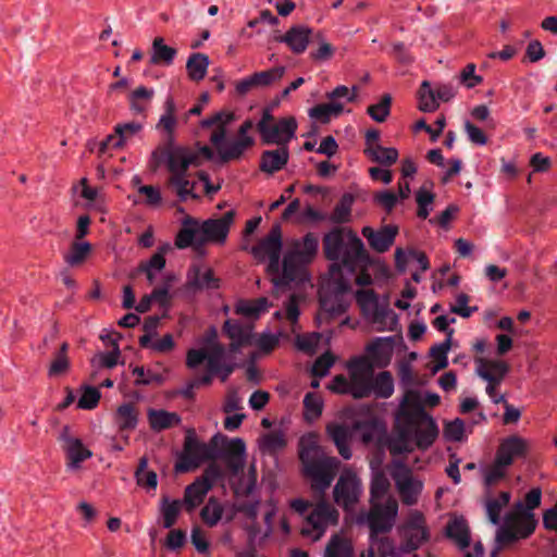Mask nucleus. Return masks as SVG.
Segmentation results:
<instances>
[{"instance_id":"72a5a7b5","label":"nucleus","mask_w":557,"mask_h":557,"mask_svg":"<svg viewBox=\"0 0 557 557\" xmlns=\"http://www.w3.org/2000/svg\"><path fill=\"white\" fill-rule=\"evenodd\" d=\"M412 262H416L422 272L430 268L425 253L414 249L404 250L403 248H397L395 250V265L398 271L405 272Z\"/></svg>"},{"instance_id":"dca6fc26","label":"nucleus","mask_w":557,"mask_h":557,"mask_svg":"<svg viewBox=\"0 0 557 557\" xmlns=\"http://www.w3.org/2000/svg\"><path fill=\"white\" fill-rule=\"evenodd\" d=\"M297 122L294 117H284L277 122H273V116L267 110L263 112L262 119L258 123V131L264 144H275L286 146V144L295 136Z\"/></svg>"},{"instance_id":"37998d69","label":"nucleus","mask_w":557,"mask_h":557,"mask_svg":"<svg viewBox=\"0 0 557 557\" xmlns=\"http://www.w3.org/2000/svg\"><path fill=\"white\" fill-rule=\"evenodd\" d=\"M224 331L232 339L231 349L237 350L239 346L250 343L252 336L251 326H243L238 322L227 320L224 324Z\"/></svg>"},{"instance_id":"cd10ccee","label":"nucleus","mask_w":557,"mask_h":557,"mask_svg":"<svg viewBox=\"0 0 557 557\" xmlns=\"http://www.w3.org/2000/svg\"><path fill=\"white\" fill-rule=\"evenodd\" d=\"M387 447L392 455L411 453L414 449L416 444L409 423L399 424L396 420V433L389 437Z\"/></svg>"},{"instance_id":"13d9d810","label":"nucleus","mask_w":557,"mask_h":557,"mask_svg":"<svg viewBox=\"0 0 557 557\" xmlns=\"http://www.w3.org/2000/svg\"><path fill=\"white\" fill-rule=\"evenodd\" d=\"M419 110L423 112H434L438 109L440 102L436 92L431 88L428 81H423L418 91Z\"/></svg>"},{"instance_id":"5fc2aeb1","label":"nucleus","mask_w":557,"mask_h":557,"mask_svg":"<svg viewBox=\"0 0 557 557\" xmlns=\"http://www.w3.org/2000/svg\"><path fill=\"white\" fill-rule=\"evenodd\" d=\"M188 285L191 288H212L215 287L212 271L208 268L194 267L188 273Z\"/></svg>"},{"instance_id":"0e129e2a","label":"nucleus","mask_w":557,"mask_h":557,"mask_svg":"<svg viewBox=\"0 0 557 557\" xmlns=\"http://www.w3.org/2000/svg\"><path fill=\"white\" fill-rule=\"evenodd\" d=\"M299 302L300 296L296 294H290L287 302L285 304L284 311H276L274 317L276 319L285 318L292 325V330L295 331V325L298 321L300 311H299Z\"/></svg>"},{"instance_id":"a18cd8bd","label":"nucleus","mask_w":557,"mask_h":557,"mask_svg":"<svg viewBox=\"0 0 557 557\" xmlns=\"http://www.w3.org/2000/svg\"><path fill=\"white\" fill-rule=\"evenodd\" d=\"M211 490L206 481L196 480L193 484L188 485L185 490L184 504L188 511H193L205 499L208 492Z\"/></svg>"},{"instance_id":"9b49d317","label":"nucleus","mask_w":557,"mask_h":557,"mask_svg":"<svg viewBox=\"0 0 557 557\" xmlns=\"http://www.w3.org/2000/svg\"><path fill=\"white\" fill-rule=\"evenodd\" d=\"M408 400H413L418 404V396L411 394ZM411 413L397 412V421L399 424L403 422L409 423L416 447L425 450L435 442L438 435V428L432 417L425 411H421L418 405L413 406Z\"/></svg>"},{"instance_id":"6e6552de","label":"nucleus","mask_w":557,"mask_h":557,"mask_svg":"<svg viewBox=\"0 0 557 557\" xmlns=\"http://www.w3.org/2000/svg\"><path fill=\"white\" fill-rule=\"evenodd\" d=\"M205 361H207L208 371L219 374L223 382L226 381L235 368L233 363L226 362L225 349L216 341L214 329L210 330L201 348H193L187 351L186 366L189 369H196Z\"/></svg>"},{"instance_id":"4c0bfd02","label":"nucleus","mask_w":557,"mask_h":557,"mask_svg":"<svg viewBox=\"0 0 557 557\" xmlns=\"http://www.w3.org/2000/svg\"><path fill=\"white\" fill-rule=\"evenodd\" d=\"M411 394H416L418 396L417 405L419 406L421 411H424L425 406H429V407L437 406L441 400L440 396L436 393H431V392L421 393L419 391L410 389V391L406 392V394L400 403L398 411L404 412V413H411L413 411V408H414L413 406L416 405V401L408 400V397Z\"/></svg>"},{"instance_id":"de8ad7c7","label":"nucleus","mask_w":557,"mask_h":557,"mask_svg":"<svg viewBox=\"0 0 557 557\" xmlns=\"http://www.w3.org/2000/svg\"><path fill=\"white\" fill-rule=\"evenodd\" d=\"M344 111L342 101H331L329 103L318 104L309 110V116L321 123H329L332 117H337Z\"/></svg>"},{"instance_id":"2eb2a0df","label":"nucleus","mask_w":557,"mask_h":557,"mask_svg":"<svg viewBox=\"0 0 557 557\" xmlns=\"http://www.w3.org/2000/svg\"><path fill=\"white\" fill-rule=\"evenodd\" d=\"M356 300L362 313L376 325L377 331H393L397 325L396 314L386 308H381L376 295L371 289L357 292Z\"/></svg>"},{"instance_id":"e433bc0d","label":"nucleus","mask_w":557,"mask_h":557,"mask_svg":"<svg viewBox=\"0 0 557 557\" xmlns=\"http://www.w3.org/2000/svg\"><path fill=\"white\" fill-rule=\"evenodd\" d=\"M324 557H354L351 540L343 532L332 535L325 546Z\"/></svg>"},{"instance_id":"774afa93","label":"nucleus","mask_w":557,"mask_h":557,"mask_svg":"<svg viewBox=\"0 0 557 557\" xmlns=\"http://www.w3.org/2000/svg\"><path fill=\"white\" fill-rule=\"evenodd\" d=\"M354 198L350 195H345L335 206L329 220L333 223H345L348 222L351 214V206Z\"/></svg>"},{"instance_id":"8fccbe9b","label":"nucleus","mask_w":557,"mask_h":557,"mask_svg":"<svg viewBox=\"0 0 557 557\" xmlns=\"http://www.w3.org/2000/svg\"><path fill=\"white\" fill-rule=\"evenodd\" d=\"M210 64L209 57L203 53H193L186 62L188 77L194 82L202 81Z\"/></svg>"},{"instance_id":"a19ab883","label":"nucleus","mask_w":557,"mask_h":557,"mask_svg":"<svg viewBox=\"0 0 557 557\" xmlns=\"http://www.w3.org/2000/svg\"><path fill=\"white\" fill-rule=\"evenodd\" d=\"M381 531H373L371 529V544L367 554L361 557H399L395 552L393 543L386 536H379Z\"/></svg>"},{"instance_id":"b1692460","label":"nucleus","mask_w":557,"mask_h":557,"mask_svg":"<svg viewBox=\"0 0 557 557\" xmlns=\"http://www.w3.org/2000/svg\"><path fill=\"white\" fill-rule=\"evenodd\" d=\"M143 129V125L138 122H129L117 124L114 127V134L107 136V138L99 144L98 152L106 153L110 148L120 149L126 145L133 137L138 135Z\"/></svg>"},{"instance_id":"f257e3e1","label":"nucleus","mask_w":557,"mask_h":557,"mask_svg":"<svg viewBox=\"0 0 557 557\" xmlns=\"http://www.w3.org/2000/svg\"><path fill=\"white\" fill-rule=\"evenodd\" d=\"M162 156L170 172V188L181 201L196 199V183L189 181L187 170L189 166H199L203 160H211L214 156L213 150L208 146H201L198 149L178 146L164 150Z\"/></svg>"},{"instance_id":"393cba45","label":"nucleus","mask_w":557,"mask_h":557,"mask_svg":"<svg viewBox=\"0 0 557 557\" xmlns=\"http://www.w3.org/2000/svg\"><path fill=\"white\" fill-rule=\"evenodd\" d=\"M63 449L66 455V468L69 471H77L82 462L91 458L92 453L83 442L66 433L62 434Z\"/></svg>"},{"instance_id":"58836bf2","label":"nucleus","mask_w":557,"mask_h":557,"mask_svg":"<svg viewBox=\"0 0 557 557\" xmlns=\"http://www.w3.org/2000/svg\"><path fill=\"white\" fill-rule=\"evenodd\" d=\"M253 123L250 120L245 121L238 129V138L231 140V148L225 150L226 157H234L239 159L243 153L253 145V139L248 135V132L252 128Z\"/></svg>"},{"instance_id":"c9c22d12","label":"nucleus","mask_w":557,"mask_h":557,"mask_svg":"<svg viewBox=\"0 0 557 557\" xmlns=\"http://www.w3.org/2000/svg\"><path fill=\"white\" fill-rule=\"evenodd\" d=\"M171 249L170 244H163L148 261L140 264L139 270L146 274L150 284L154 282L156 275L165 268V256Z\"/></svg>"},{"instance_id":"a211bd4d","label":"nucleus","mask_w":557,"mask_h":557,"mask_svg":"<svg viewBox=\"0 0 557 557\" xmlns=\"http://www.w3.org/2000/svg\"><path fill=\"white\" fill-rule=\"evenodd\" d=\"M362 483L356 472L345 469L333 490L334 502L345 511H354L362 495Z\"/></svg>"},{"instance_id":"4468645a","label":"nucleus","mask_w":557,"mask_h":557,"mask_svg":"<svg viewBox=\"0 0 557 557\" xmlns=\"http://www.w3.org/2000/svg\"><path fill=\"white\" fill-rule=\"evenodd\" d=\"M475 374L486 382L485 392L494 404L505 401V396L498 394L496 388L509 372V364L499 358L476 357L474 359Z\"/></svg>"},{"instance_id":"0eeeda50","label":"nucleus","mask_w":557,"mask_h":557,"mask_svg":"<svg viewBox=\"0 0 557 557\" xmlns=\"http://www.w3.org/2000/svg\"><path fill=\"white\" fill-rule=\"evenodd\" d=\"M391 483L384 472H373L370 484L371 508L366 516L367 523L373 531H388L395 523L398 513V503L388 496Z\"/></svg>"},{"instance_id":"bf43d9fd","label":"nucleus","mask_w":557,"mask_h":557,"mask_svg":"<svg viewBox=\"0 0 557 557\" xmlns=\"http://www.w3.org/2000/svg\"><path fill=\"white\" fill-rule=\"evenodd\" d=\"M183 503L181 500H171L168 497H163L161 500V515H162V524L165 529L172 528L182 509Z\"/></svg>"},{"instance_id":"e2e57ef3","label":"nucleus","mask_w":557,"mask_h":557,"mask_svg":"<svg viewBox=\"0 0 557 557\" xmlns=\"http://www.w3.org/2000/svg\"><path fill=\"white\" fill-rule=\"evenodd\" d=\"M394 392V381L389 372H381L376 377H372V393L376 397L388 398Z\"/></svg>"},{"instance_id":"7c9ffc66","label":"nucleus","mask_w":557,"mask_h":557,"mask_svg":"<svg viewBox=\"0 0 557 557\" xmlns=\"http://www.w3.org/2000/svg\"><path fill=\"white\" fill-rule=\"evenodd\" d=\"M246 446L243 440L233 438L225 442L223 458L233 473L239 472L245 465Z\"/></svg>"},{"instance_id":"c756f323","label":"nucleus","mask_w":557,"mask_h":557,"mask_svg":"<svg viewBox=\"0 0 557 557\" xmlns=\"http://www.w3.org/2000/svg\"><path fill=\"white\" fill-rule=\"evenodd\" d=\"M394 351V338L379 337L367 347V352L372 363L385 367L391 361Z\"/></svg>"},{"instance_id":"c03bdc74","label":"nucleus","mask_w":557,"mask_h":557,"mask_svg":"<svg viewBox=\"0 0 557 557\" xmlns=\"http://www.w3.org/2000/svg\"><path fill=\"white\" fill-rule=\"evenodd\" d=\"M269 309V301L261 297L256 300H239L235 306V313L249 320H256Z\"/></svg>"},{"instance_id":"864d4df0","label":"nucleus","mask_w":557,"mask_h":557,"mask_svg":"<svg viewBox=\"0 0 557 557\" xmlns=\"http://www.w3.org/2000/svg\"><path fill=\"white\" fill-rule=\"evenodd\" d=\"M364 153L373 162H377L387 166L394 164L398 159V151L395 148L383 147L381 145L364 148Z\"/></svg>"},{"instance_id":"20e7f679","label":"nucleus","mask_w":557,"mask_h":557,"mask_svg":"<svg viewBox=\"0 0 557 557\" xmlns=\"http://www.w3.org/2000/svg\"><path fill=\"white\" fill-rule=\"evenodd\" d=\"M323 249L327 259L337 265L338 275L342 267L349 272L363 267L368 261V255L362 240L350 230L334 228L323 238Z\"/></svg>"},{"instance_id":"6ab92c4d","label":"nucleus","mask_w":557,"mask_h":557,"mask_svg":"<svg viewBox=\"0 0 557 557\" xmlns=\"http://www.w3.org/2000/svg\"><path fill=\"white\" fill-rule=\"evenodd\" d=\"M282 249V231L280 225H274L269 234L252 247L251 253L259 261L269 260L268 273L273 282V276L282 275L280 271V252Z\"/></svg>"},{"instance_id":"f704fd0d","label":"nucleus","mask_w":557,"mask_h":557,"mask_svg":"<svg viewBox=\"0 0 557 557\" xmlns=\"http://www.w3.org/2000/svg\"><path fill=\"white\" fill-rule=\"evenodd\" d=\"M147 419L151 430L156 432L178 425L182 421L181 417L176 412L153 408L148 409Z\"/></svg>"},{"instance_id":"39448f33","label":"nucleus","mask_w":557,"mask_h":557,"mask_svg":"<svg viewBox=\"0 0 557 557\" xmlns=\"http://www.w3.org/2000/svg\"><path fill=\"white\" fill-rule=\"evenodd\" d=\"M235 211L230 210L218 219H208L202 223L191 218L183 222V227L178 232L175 245L180 249L191 245L200 247L207 243L223 245L226 242L230 228L234 223Z\"/></svg>"},{"instance_id":"473e14b6","label":"nucleus","mask_w":557,"mask_h":557,"mask_svg":"<svg viewBox=\"0 0 557 557\" xmlns=\"http://www.w3.org/2000/svg\"><path fill=\"white\" fill-rule=\"evenodd\" d=\"M289 158V151L286 146L274 150H265L261 156L260 170L268 174H273L282 170Z\"/></svg>"},{"instance_id":"f03ea898","label":"nucleus","mask_w":557,"mask_h":557,"mask_svg":"<svg viewBox=\"0 0 557 557\" xmlns=\"http://www.w3.org/2000/svg\"><path fill=\"white\" fill-rule=\"evenodd\" d=\"M319 239L314 234L308 233L300 239L289 243L283 258L282 275L273 276L274 293L292 289V285L307 281L306 265L317 255Z\"/></svg>"},{"instance_id":"1a4fd4ad","label":"nucleus","mask_w":557,"mask_h":557,"mask_svg":"<svg viewBox=\"0 0 557 557\" xmlns=\"http://www.w3.org/2000/svg\"><path fill=\"white\" fill-rule=\"evenodd\" d=\"M349 377L343 374L334 376L329 389L337 394H348L354 398H363L372 393L373 367L367 358H356L347 364Z\"/></svg>"},{"instance_id":"4d7b16f0","label":"nucleus","mask_w":557,"mask_h":557,"mask_svg":"<svg viewBox=\"0 0 557 557\" xmlns=\"http://www.w3.org/2000/svg\"><path fill=\"white\" fill-rule=\"evenodd\" d=\"M433 184H423L416 193V201L418 203V216L426 219L432 211L434 202V194L432 191Z\"/></svg>"},{"instance_id":"ddd939ff","label":"nucleus","mask_w":557,"mask_h":557,"mask_svg":"<svg viewBox=\"0 0 557 557\" xmlns=\"http://www.w3.org/2000/svg\"><path fill=\"white\" fill-rule=\"evenodd\" d=\"M391 476L401 503L406 506L417 505L424 490V481L403 461L392 462Z\"/></svg>"},{"instance_id":"bb28decb","label":"nucleus","mask_w":557,"mask_h":557,"mask_svg":"<svg viewBox=\"0 0 557 557\" xmlns=\"http://www.w3.org/2000/svg\"><path fill=\"white\" fill-rule=\"evenodd\" d=\"M361 233L367 238L372 249L377 252H385L393 245L398 228L395 225H385L381 230L374 231L370 226H364Z\"/></svg>"},{"instance_id":"412c9836","label":"nucleus","mask_w":557,"mask_h":557,"mask_svg":"<svg viewBox=\"0 0 557 557\" xmlns=\"http://www.w3.org/2000/svg\"><path fill=\"white\" fill-rule=\"evenodd\" d=\"M531 449V442L518 434L504 437L496 450V457L510 467L516 459L524 458Z\"/></svg>"},{"instance_id":"3c124183","label":"nucleus","mask_w":557,"mask_h":557,"mask_svg":"<svg viewBox=\"0 0 557 557\" xmlns=\"http://www.w3.org/2000/svg\"><path fill=\"white\" fill-rule=\"evenodd\" d=\"M115 422L122 430H133L138 423V410L132 403L119 406L115 412Z\"/></svg>"},{"instance_id":"7ed1b4c3","label":"nucleus","mask_w":557,"mask_h":557,"mask_svg":"<svg viewBox=\"0 0 557 557\" xmlns=\"http://www.w3.org/2000/svg\"><path fill=\"white\" fill-rule=\"evenodd\" d=\"M299 457L306 476L311 480V487L319 493H323L331 485L339 461L335 457H327L324 454L315 433L301 436Z\"/></svg>"},{"instance_id":"c85d7f7f","label":"nucleus","mask_w":557,"mask_h":557,"mask_svg":"<svg viewBox=\"0 0 557 557\" xmlns=\"http://www.w3.org/2000/svg\"><path fill=\"white\" fill-rule=\"evenodd\" d=\"M100 338L112 346V350L108 352H98L90 359L92 368L91 376L95 377L97 372L102 368L112 369L119 363L121 351L116 339L111 336L101 335Z\"/></svg>"},{"instance_id":"052dcab7","label":"nucleus","mask_w":557,"mask_h":557,"mask_svg":"<svg viewBox=\"0 0 557 557\" xmlns=\"http://www.w3.org/2000/svg\"><path fill=\"white\" fill-rule=\"evenodd\" d=\"M154 96L152 88L145 86L137 87L129 97L131 109L135 113H144Z\"/></svg>"},{"instance_id":"a878e982","label":"nucleus","mask_w":557,"mask_h":557,"mask_svg":"<svg viewBox=\"0 0 557 557\" xmlns=\"http://www.w3.org/2000/svg\"><path fill=\"white\" fill-rule=\"evenodd\" d=\"M358 428V424H355L354 426H348L338 422H331L326 425L327 435L335 444L338 454L346 460L350 459L352 456L351 449L349 447V442L354 432Z\"/></svg>"},{"instance_id":"423d86ee","label":"nucleus","mask_w":557,"mask_h":557,"mask_svg":"<svg viewBox=\"0 0 557 557\" xmlns=\"http://www.w3.org/2000/svg\"><path fill=\"white\" fill-rule=\"evenodd\" d=\"M542 491L539 487L527 493L524 502H518L506 516V525L496 532V540L500 544L529 537L535 530L537 521L533 510L541 505Z\"/></svg>"},{"instance_id":"69168bd1","label":"nucleus","mask_w":557,"mask_h":557,"mask_svg":"<svg viewBox=\"0 0 557 557\" xmlns=\"http://www.w3.org/2000/svg\"><path fill=\"white\" fill-rule=\"evenodd\" d=\"M223 515V507L222 505L213 497L209 498L207 504L203 506V508L200 511V517L202 521L208 527H214L219 523V521L222 519Z\"/></svg>"},{"instance_id":"09e8293b","label":"nucleus","mask_w":557,"mask_h":557,"mask_svg":"<svg viewBox=\"0 0 557 557\" xmlns=\"http://www.w3.org/2000/svg\"><path fill=\"white\" fill-rule=\"evenodd\" d=\"M511 495L509 492H500L497 496L487 497L485 500V510L488 520L493 524L500 522L503 509L508 505Z\"/></svg>"},{"instance_id":"aec40b11","label":"nucleus","mask_w":557,"mask_h":557,"mask_svg":"<svg viewBox=\"0 0 557 557\" xmlns=\"http://www.w3.org/2000/svg\"><path fill=\"white\" fill-rule=\"evenodd\" d=\"M337 521L338 511L332 505L320 502L308 516L301 533L312 541H318L323 536L326 529L330 525H335Z\"/></svg>"},{"instance_id":"f8f14e48","label":"nucleus","mask_w":557,"mask_h":557,"mask_svg":"<svg viewBox=\"0 0 557 557\" xmlns=\"http://www.w3.org/2000/svg\"><path fill=\"white\" fill-rule=\"evenodd\" d=\"M218 435L212 437L210 444L199 442L193 433L185 437L184 448L175 465L176 472H187L197 469L206 461L218 457Z\"/></svg>"},{"instance_id":"603ef678","label":"nucleus","mask_w":557,"mask_h":557,"mask_svg":"<svg viewBox=\"0 0 557 557\" xmlns=\"http://www.w3.org/2000/svg\"><path fill=\"white\" fill-rule=\"evenodd\" d=\"M508 468L506 463L495 456L491 465L481 469L485 486L491 487L499 483L506 476Z\"/></svg>"},{"instance_id":"4be33fe9","label":"nucleus","mask_w":557,"mask_h":557,"mask_svg":"<svg viewBox=\"0 0 557 557\" xmlns=\"http://www.w3.org/2000/svg\"><path fill=\"white\" fill-rule=\"evenodd\" d=\"M404 534L407 539V548L417 549L428 541L429 531L425 524L424 515L418 510H411L404 527Z\"/></svg>"},{"instance_id":"f3484780","label":"nucleus","mask_w":557,"mask_h":557,"mask_svg":"<svg viewBox=\"0 0 557 557\" xmlns=\"http://www.w3.org/2000/svg\"><path fill=\"white\" fill-rule=\"evenodd\" d=\"M235 116L231 111H219L200 122L202 128H210V143L215 148L220 159L224 162L234 160V157H226L224 151L231 148V141H226L228 126L234 122Z\"/></svg>"},{"instance_id":"79ce46f5","label":"nucleus","mask_w":557,"mask_h":557,"mask_svg":"<svg viewBox=\"0 0 557 557\" xmlns=\"http://www.w3.org/2000/svg\"><path fill=\"white\" fill-rule=\"evenodd\" d=\"M177 125L176 103L172 97H168L163 103V113L156 125L157 129L172 137Z\"/></svg>"},{"instance_id":"6e6d98bb","label":"nucleus","mask_w":557,"mask_h":557,"mask_svg":"<svg viewBox=\"0 0 557 557\" xmlns=\"http://www.w3.org/2000/svg\"><path fill=\"white\" fill-rule=\"evenodd\" d=\"M453 331L449 332L448 338L443 343L435 345L431 348L430 355L433 358V362L430 367L432 373H436L448 366L447 354L450 350V336Z\"/></svg>"},{"instance_id":"49530a36","label":"nucleus","mask_w":557,"mask_h":557,"mask_svg":"<svg viewBox=\"0 0 557 557\" xmlns=\"http://www.w3.org/2000/svg\"><path fill=\"white\" fill-rule=\"evenodd\" d=\"M92 246L86 240H73L69 251L64 255V261L70 267L83 264L91 255Z\"/></svg>"},{"instance_id":"ea45409f","label":"nucleus","mask_w":557,"mask_h":557,"mask_svg":"<svg viewBox=\"0 0 557 557\" xmlns=\"http://www.w3.org/2000/svg\"><path fill=\"white\" fill-rule=\"evenodd\" d=\"M176 54L175 48L165 45L162 37H156L151 46L150 63L169 66L174 62Z\"/></svg>"},{"instance_id":"9d476101","label":"nucleus","mask_w":557,"mask_h":557,"mask_svg":"<svg viewBox=\"0 0 557 557\" xmlns=\"http://www.w3.org/2000/svg\"><path fill=\"white\" fill-rule=\"evenodd\" d=\"M349 288V282L345 280L343 275H338L337 265H331L330 278L320 289V305L322 310L319 314L320 320L339 315L346 311L349 305L347 300Z\"/></svg>"},{"instance_id":"2f4dec72","label":"nucleus","mask_w":557,"mask_h":557,"mask_svg":"<svg viewBox=\"0 0 557 557\" xmlns=\"http://www.w3.org/2000/svg\"><path fill=\"white\" fill-rule=\"evenodd\" d=\"M446 535L460 549L467 548L470 544L469 525L462 517L454 516L449 519L446 525Z\"/></svg>"},{"instance_id":"338daca9","label":"nucleus","mask_w":557,"mask_h":557,"mask_svg":"<svg viewBox=\"0 0 557 557\" xmlns=\"http://www.w3.org/2000/svg\"><path fill=\"white\" fill-rule=\"evenodd\" d=\"M314 39L318 42V48L310 52V58L314 62H325L333 58L335 53V48L325 40L322 33H317L314 35Z\"/></svg>"},{"instance_id":"5701e85b","label":"nucleus","mask_w":557,"mask_h":557,"mask_svg":"<svg viewBox=\"0 0 557 557\" xmlns=\"http://www.w3.org/2000/svg\"><path fill=\"white\" fill-rule=\"evenodd\" d=\"M314 35L311 27L298 24L289 27L284 35L277 36L275 39L285 44L293 53L302 54Z\"/></svg>"},{"instance_id":"680f3d73","label":"nucleus","mask_w":557,"mask_h":557,"mask_svg":"<svg viewBox=\"0 0 557 557\" xmlns=\"http://www.w3.org/2000/svg\"><path fill=\"white\" fill-rule=\"evenodd\" d=\"M148 459L141 457L138 463V468L135 472L136 482L139 486L156 490L158 485V478L154 471L148 470Z\"/></svg>"}]
</instances>
